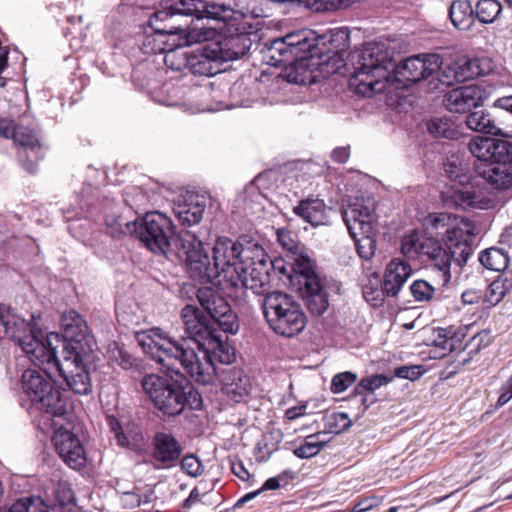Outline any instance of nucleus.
<instances>
[{"label": "nucleus", "mask_w": 512, "mask_h": 512, "mask_svg": "<svg viewBox=\"0 0 512 512\" xmlns=\"http://www.w3.org/2000/svg\"><path fill=\"white\" fill-rule=\"evenodd\" d=\"M181 319L186 336L176 339L154 327L137 333L138 344L167 371L178 372L183 368L195 382L211 384L219 377L215 360L231 364L235 360V349L226 342L224 332L206 322L203 311L198 307L184 306Z\"/></svg>", "instance_id": "nucleus-1"}, {"label": "nucleus", "mask_w": 512, "mask_h": 512, "mask_svg": "<svg viewBox=\"0 0 512 512\" xmlns=\"http://www.w3.org/2000/svg\"><path fill=\"white\" fill-rule=\"evenodd\" d=\"M39 320L40 317L34 314L26 320L12 312L10 307L0 304V323L5 334L18 343L29 360L52 382L51 385L40 373L31 369L22 375L23 391L33 404L39 405L50 416L47 420L54 430L51 442L64 460V369L56 354L61 335L57 332L45 333L39 326Z\"/></svg>", "instance_id": "nucleus-2"}, {"label": "nucleus", "mask_w": 512, "mask_h": 512, "mask_svg": "<svg viewBox=\"0 0 512 512\" xmlns=\"http://www.w3.org/2000/svg\"><path fill=\"white\" fill-rule=\"evenodd\" d=\"M244 14L230 6L202 0H162L160 8L149 18V26L160 35L179 34L188 28L186 18L195 17L215 21V26L204 29L197 27L188 33V42H201L212 39L216 32L220 36L211 42L222 62L233 61L247 54L252 46L249 29L251 25L243 21Z\"/></svg>", "instance_id": "nucleus-3"}, {"label": "nucleus", "mask_w": 512, "mask_h": 512, "mask_svg": "<svg viewBox=\"0 0 512 512\" xmlns=\"http://www.w3.org/2000/svg\"><path fill=\"white\" fill-rule=\"evenodd\" d=\"M394 52L386 43L369 42L359 51L350 54L353 72L349 88L364 97L385 91L388 83L397 82L406 88L429 77L443 85H451L453 78L441 72L442 57L438 54L415 55L396 64Z\"/></svg>", "instance_id": "nucleus-4"}, {"label": "nucleus", "mask_w": 512, "mask_h": 512, "mask_svg": "<svg viewBox=\"0 0 512 512\" xmlns=\"http://www.w3.org/2000/svg\"><path fill=\"white\" fill-rule=\"evenodd\" d=\"M173 371L179 378L147 374L141 380V386L156 409L164 415L174 417L186 407L201 410L203 400L196 387L181 373Z\"/></svg>", "instance_id": "nucleus-5"}, {"label": "nucleus", "mask_w": 512, "mask_h": 512, "mask_svg": "<svg viewBox=\"0 0 512 512\" xmlns=\"http://www.w3.org/2000/svg\"><path fill=\"white\" fill-rule=\"evenodd\" d=\"M465 227L446 231L444 246L437 237H424L420 245V256L427 258L430 266L440 273L442 287L451 281L452 264L462 269L472 255L474 233L469 229V223L463 222Z\"/></svg>", "instance_id": "nucleus-6"}, {"label": "nucleus", "mask_w": 512, "mask_h": 512, "mask_svg": "<svg viewBox=\"0 0 512 512\" xmlns=\"http://www.w3.org/2000/svg\"><path fill=\"white\" fill-rule=\"evenodd\" d=\"M264 317L269 327L283 337H294L301 333L307 323L301 304L291 295L272 291L262 300Z\"/></svg>", "instance_id": "nucleus-7"}, {"label": "nucleus", "mask_w": 512, "mask_h": 512, "mask_svg": "<svg viewBox=\"0 0 512 512\" xmlns=\"http://www.w3.org/2000/svg\"><path fill=\"white\" fill-rule=\"evenodd\" d=\"M125 226L130 235L138 238L154 254L166 256L172 241H175L176 246L179 245L175 225L161 212H148L141 219L126 222Z\"/></svg>", "instance_id": "nucleus-8"}, {"label": "nucleus", "mask_w": 512, "mask_h": 512, "mask_svg": "<svg viewBox=\"0 0 512 512\" xmlns=\"http://www.w3.org/2000/svg\"><path fill=\"white\" fill-rule=\"evenodd\" d=\"M254 243L240 238L234 241L227 237H219L213 247V268L219 282L226 288H231L235 280H239V273H243L244 264L252 258L251 250Z\"/></svg>", "instance_id": "nucleus-9"}, {"label": "nucleus", "mask_w": 512, "mask_h": 512, "mask_svg": "<svg viewBox=\"0 0 512 512\" xmlns=\"http://www.w3.org/2000/svg\"><path fill=\"white\" fill-rule=\"evenodd\" d=\"M319 35L310 29H303L274 39L265 44L264 59L274 67H286L296 57L317 48Z\"/></svg>", "instance_id": "nucleus-10"}, {"label": "nucleus", "mask_w": 512, "mask_h": 512, "mask_svg": "<svg viewBox=\"0 0 512 512\" xmlns=\"http://www.w3.org/2000/svg\"><path fill=\"white\" fill-rule=\"evenodd\" d=\"M179 256L184 258L190 277L202 283H211L217 279L208 252L203 242L190 230H182L177 237Z\"/></svg>", "instance_id": "nucleus-11"}, {"label": "nucleus", "mask_w": 512, "mask_h": 512, "mask_svg": "<svg viewBox=\"0 0 512 512\" xmlns=\"http://www.w3.org/2000/svg\"><path fill=\"white\" fill-rule=\"evenodd\" d=\"M252 258L244 264L243 273H239V280H235L231 286L236 291L252 290L257 295L267 294L270 284V271L277 267L272 263L262 246L258 243L252 245Z\"/></svg>", "instance_id": "nucleus-12"}, {"label": "nucleus", "mask_w": 512, "mask_h": 512, "mask_svg": "<svg viewBox=\"0 0 512 512\" xmlns=\"http://www.w3.org/2000/svg\"><path fill=\"white\" fill-rule=\"evenodd\" d=\"M196 298L202 309L210 316V320L205 317L207 323L213 327L217 325L224 333L238 332V316L219 291L212 287H202L197 290Z\"/></svg>", "instance_id": "nucleus-13"}, {"label": "nucleus", "mask_w": 512, "mask_h": 512, "mask_svg": "<svg viewBox=\"0 0 512 512\" xmlns=\"http://www.w3.org/2000/svg\"><path fill=\"white\" fill-rule=\"evenodd\" d=\"M93 346L94 338L85 318L76 310L66 311V356L89 361L94 355Z\"/></svg>", "instance_id": "nucleus-14"}, {"label": "nucleus", "mask_w": 512, "mask_h": 512, "mask_svg": "<svg viewBox=\"0 0 512 512\" xmlns=\"http://www.w3.org/2000/svg\"><path fill=\"white\" fill-rule=\"evenodd\" d=\"M351 237L359 233H372L375 228V203L373 200H356L342 212Z\"/></svg>", "instance_id": "nucleus-15"}, {"label": "nucleus", "mask_w": 512, "mask_h": 512, "mask_svg": "<svg viewBox=\"0 0 512 512\" xmlns=\"http://www.w3.org/2000/svg\"><path fill=\"white\" fill-rule=\"evenodd\" d=\"M151 464L157 470L170 469L179 462L183 448L170 433L158 432L151 442Z\"/></svg>", "instance_id": "nucleus-16"}, {"label": "nucleus", "mask_w": 512, "mask_h": 512, "mask_svg": "<svg viewBox=\"0 0 512 512\" xmlns=\"http://www.w3.org/2000/svg\"><path fill=\"white\" fill-rule=\"evenodd\" d=\"M477 174L483 178L493 190L506 191L512 188V157L504 154L501 159L476 166Z\"/></svg>", "instance_id": "nucleus-17"}, {"label": "nucleus", "mask_w": 512, "mask_h": 512, "mask_svg": "<svg viewBox=\"0 0 512 512\" xmlns=\"http://www.w3.org/2000/svg\"><path fill=\"white\" fill-rule=\"evenodd\" d=\"M95 356L90 355L89 361H84L82 357L66 356V386L74 393L87 395L91 392L92 383L90 379V370L93 366Z\"/></svg>", "instance_id": "nucleus-18"}, {"label": "nucleus", "mask_w": 512, "mask_h": 512, "mask_svg": "<svg viewBox=\"0 0 512 512\" xmlns=\"http://www.w3.org/2000/svg\"><path fill=\"white\" fill-rule=\"evenodd\" d=\"M222 63L210 42L189 52L188 73L198 76H214L222 71Z\"/></svg>", "instance_id": "nucleus-19"}, {"label": "nucleus", "mask_w": 512, "mask_h": 512, "mask_svg": "<svg viewBox=\"0 0 512 512\" xmlns=\"http://www.w3.org/2000/svg\"><path fill=\"white\" fill-rule=\"evenodd\" d=\"M471 154L481 163H488L494 159H501L504 154L512 157V141L504 139L476 136L468 144Z\"/></svg>", "instance_id": "nucleus-20"}, {"label": "nucleus", "mask_w": 512, "mask_h": 512, "mask_svg": "<svg viewBox=\"0 0 512 512\" xmlns=\"http://www.w3.org/2000/svg\"><path fill=\"white\" fill-rule=\"evenodd\" d=\"M444 106L455 113H464L482 103V91L474 85H465L450 90L444 96Z\"/></svg>", "instance_id": "nucleus-21"}, {"label": "nucleus", "mask_w": 512, "mask_h": 512, "mask_svg": "<svg viewBox=\"0 0 512 512\" xmlns=\"http://www.w3.org/2000/svg\"><path fill=\"white\" fill-rule=\"evenodd\" d=\"M205 209V196L188 193L183 199H179L175 202L173 212L182 225L192 226L201 221Z\"/></svg>", "instance_id": "nucleus-22"}, {"label": "nucleus", "mask_w": 512, "mask_h": 512, "mask_svg": "<svg viewBox=\"0 0 512 512\" xmlns=\"http://www.w3.org/2000/svg\"><path fill=\"white\" fill-rule=\"evenodd\" d=\"M66 422V465L76 471H82L87 465V456L84 448L86 434L81 426L73 425L68 430Z\"/></svg>", "instance_id": "nucleus-23"}, {"label": "nucleus", "mask_w": 512, "mask_h": 512, "mask_svg": "<svg viewBox=\"0 0 512 512\" xmlns=\"http://www.w3.org/2000/svg\"><path fill=\"white\" fill-rule=\"evenodd\" d=\"M55 503L47 505L41 497L27 496L13 503L7 512H64V492L61 484L53 490Z\"/></svg>", "instance_id": "nucleus-24"}, {"label": "nucleus", "mask_w": 512, "mask_h": 512, "mask_svg": "<svg viewBox=\"0 0 512 512\" xmlns=\"http://www.w3.org/2000/svg\"><path fill=\"white\" fill-rule=\"evenodd\" d=\"M327 42H331V39L327 40L326 36H319L317 48L308 52L312 53L315 71H318L323 77L337 73L343 66V61L337 50L324 49Z\"/></svg>", "instance_id": "nucleus-25"}, {"label": "nucleus", "mask_w": 512, "mask_h": 512, "mask_svg": "<svg viewBox=\"0 0 512 512\" xmlns=\"http://www.w3.org/2000/svg\"><path fill=\"white\" fill-rule=\"evenodd\" d=\"M412 274L411 266L402 259L395 258L386 266L383 289L388 297H396Z\"/></svg>", "instance_id": "nucleus-26"}, {"label": "nucleus", "mask_w": 512, "mask_h": 512, "mask_svg": "<svg viewBox=\"0 0 512 512\" xmlns=\"http://www.w3.org/2000/svg\"><path fill=\"white\" fill-rule=\"evenodd\" d=\"M466 126L476 132L491 134L495 136L508 137L507 133H504L501 125L503 121L500 120V115L481 110H475L468 113L465 119Z\"/></svg>", "instance_id": "nucleus-27"}, {"label": "nucleus", "mask_w": 512, "mask_h": 512, "mask_svg": "<svg viewBox=\"0 0 512 512\" xmlns=\"http://www.w3.org/2000/svg\"><path fill=\"white\" fill-rule=\"evenodd\" d=\"M328 208L325 202L319 198H307L294 207L293 212L310 223L312 226L326 225L329 223Z\"/></svg>", "instance_id": "nucleus-28"}, {"label": "nucleus", "mask_w": 512, "mask_h": 512, "mask_svg": "<svg viewBox=\"0 0 512 512\" xmlns=\"http://www.w3.org/2000/svg\"><path fill=\"white\" fill-rule=\"evenodd\" d=\"M312 53L301 54L285 67L284 78L293 84L306 85L315 71Z\"/></svg>", "instance_id": "nucleus-29"}, {"label": "nucleus", "mask_w": 512, "mask_h": 512, "mask_svg": "<svg viewBox=\"0 0 512 512\" xmlns=\"http://www.w3.org/2000/svg\"><path fill=\"white\" fill-rule=\"evenodd\" d=\"M307 296V308L311 314L320 316L329 307L328 294L319 277H312L303 287Z\"/></svg>", "instance_id": "nucleus-30"}, {"label": "nucleus", "mask_w": 512, "mask_h": 512, "mask_svg": "<svg viewBox=\"0 0 512 512\" xmlns=\"http://www.w3.org/2000/svg\"><path fill=\"white\" fill-rule=\"evenodd\" d=\"M449 18L453 26L459 30H469L475 22V12L468 0H455L449 9Z\"/></svg>", "instance_id": "nucleus-31"}, {"label": "nucleus", "mask_w": 512, "mask_h": 512, "mask_svg": "<svg viewBox=\"0 0 512 512\" xmlns=\"http://www.w3.org/2000/svg\"><path fill=\"white\" fill-rule=\"evenodd\" d=\"M479 261L485 268L500 272L509 266L510 258L504 249L491 247L480 253Z\"/></svg>", "instance_id": "nucleus-32"}, {"label": "nucleus", "mask_w": 512, "mask_h": 512, "mask_svg": "<svg viewBox=\"0 0 512 512\" xmlns=\"http://www.w3.org/2000/svg\"><path fill=\"white\" fill-rule=\"evenodd\" d=\"M292 270L299 274L301 279L299 283L305 287V284L312 277H319L314 270V263L310 259V257L304 254V249H301V252L295 253L292 255Z\"/></svg>", "instance_id": "nucleus-33"}, {"label": "nucleus", "mask_w": 512, "mask_h": 512, "mask_svg": "<svg viewBox=\"0 0 512 512\" xmlns=\"http://www.w3.org/2000/svg\"><path fill=\"white\" fill-rule=\"evenodd\" d=\"M450 219V215L444 212L429 214L423 221L426 237H436L442 233L446 235V231L453 230L455 227H449Z\"/></svg>", "instance_id": "nucleus-34"}, {"label": "nucleus", "mask_w": 512, "mask_h": 512, "mask_svg": "<svg viewBox=\"0 0 512 512\" xmlns=\"http://www.w3.org/2000/svg\"><path fill=\"white\" fill-rule=\"evenodd\" d=\"M443 169L445 175L450 180L456 181L461 185L467 184L470 181L467 165L461 161L459 156L451 155L448 157L443 164Z\"/></svg>", "instance_id": "nucleus-35"}, {"label": "nucleus", "mask_w": 512, "mask_h": 512, "mask_svg": "<svg viewBox=\"0 0 512 512\" xmlns=\"http://www.w3.org/2000/svg\"><path fill=\"white\" fill-rule=\"evenodd\" d=\"M501 11L502 5L497 0H479L474 10L475 18L483 24L494 22Z\"/></svg>", "instance_id": "nucleus-36"}, {"label": "nucleus", "mask_w": 512, "mask_h": 512, "mask_svg": "<svg viewBox=\"0 0 512 512\" xmlns=\"http://www.w3.org/2000/svg\"><path fill=\"white\" fill-rule=\"evenodd\" d=\"M429 133L435 138L454 139L457 131L453 122L445 117H435L427 122Z\"/></svg>", "instance_id": "nucleus-37"}, {"label": "nucleus", "mask_w": 512, "mask_h": 512, "mask_svg": "<svg viewBox=\"0 0 512 512\" xmlns=\"http://www.w3.org/2000/svg\"><path fill=\"white\" fill-rule=\"evenodd\" d=\"M355 236L356 237L352 238L355 242L358 255L364 260H370L375 255L377 248L375 228L372 233H359Z\"/></svg>", "instance_id": "nucleus-38"}, {"label": "nucleus", "mask_w": 512, "mask_h": 512, "mask_svg": "<svg viewBox=\"0 0 512 512\" xmlns=\"http://www.w3.org/2000/svg\"><path fill=\"white\" fill-rule=\"evenodd\" d=\"M393 377L384 374H375L369 377L362 378L355 387L351 399L357 398V395H363L366 392L374 394V391L383 385L391 382Z\"/></svg>", "instance_id": "nucleus-39"}, {"label": "nucleus", "mask_w": 512, "mask_h": 512, "mask_svg": "<svg viewBox=\"0 0 512 512\" xmlns=\"http://www.w3.org/2000/svg\"><path fill=\"white\" fill-rule=\"evenodd\" d=\"M13 140L19 143L21 148L29 147L31 152L34 154V159L38 157L36 152L37 149H39V146H42V144L40 143L39 137L35 130L18 125Z\"/></svg>", "instance_id": "nucleus-40"}, {"label": "nucleus", "mask_w": 512, "mask_h": 512, "mask_svg": "<svg viewBox=\"0 0 512 512\" xmlns=\"http://www.w3.org/2000/svg\"><path fill=\"white\" fill-rule=\"evenodd\" d=\"M326 442L319 440V434H311L305 438V442L293 450L296 457L300 459H309L316 456Z\"/></svg>", "instance_id": "nucleus-41"}, {"label": "nucleus", "mask_w": 512, "mask_h": 512, "mask_svg": "<svg viewBox=\"0 0 512 512\" xmlns=\"http://www.w3.org/2000/svg\"><path fill=\"white\" fill-rule=\"evenodd\" d=\"M351 426L352 421L345 412H333L325 417V428L331 433H342L347 431Z\"/></svg>", "instance_id": "nucleus-42"}, {"label": "nucleus", "mask_w": 512, "mask_h": 512, "mask_svg": "<svg viewBox=\"0 0 512 512\" xmlns=\"http://www.w3.org/2000/svg\"><path fill=\"white\" fill-rule=\"evenodd\" d=\"M410 291L417 302L431 301L436 294V288L423 279L415 280L410 286Z\"/></svg>", "instance_id": "nucleus-43"}, {"label": "nucleus", "mask_w": 512, "mask_h": 512, "mask_svg": "<svg viewBox=\"0 0 512 512\" xmlns=\"http://www.w3.org/2000/svg\"><path fill=\"white\" fill-rule=\"evenodd\" d=\"M277 241L279 245L291 255L301 252L304 246L297 240V236L285 228H279L276 231Z\"/></svg>", "instance_id": "nucleus-44"}, {"label": "nucleus", "mask_w": 512, "mask_h": 512, "mask_svg": "<svg viewBox=\"0 0 512 512\" xmlns=\"http://www.w3.org/2000/svg\"><path fill=\"white\" fill-rule=\"evenodd\" d=\"M188 54L181 50L169 51L164 57L166 66L172 70L188 72Z\"/></svg>", "instance_id": "nucleus-45"}, {"label": "nucleus", "mask_w": 512, "mask_h": 512, "mask_svg": "<svg viewBox=\"0 0 512 512\" xmlns=\"http://www.w3.org/2000/svg\"><path fill=\"white\" fill-rule=\"evenodd\" d=\"M126 222L129 221L116 213L107 214L105 216V226L107 233L112 237H119L124 234H129V231L125 226Z\"/></svg>", "instance_id": "nucleus-46"}, {"label": "nucleus", "mask_w": 512, "mask_h": 512, "mask_svg": "<svg viewBox=\"0 0 512 512\" xmlns=\"http://www.w3.org/2000/svg\"><path fill=\"white\" fill-rule=\"evenodd\" d=\"M357 380V374L351 371H345L333 376L331 381V391L334 394L342 393Z\"/></svg>", "instance_id": "nucleus-47"}, {"label": "nucleus", "mask_w": 512, "mask_h": 512, "mask_svg": "<svg viewBox=\"0 0 512 512\" xmlns=\"http://www.w3.org/2000/svg\"><path fill=\"white\" fill-rule=\"evenodd\" d=\"M36 154L38 155V157L34 159V154L31 152V149L29 147L21 148L19 151V158L22 163V166L29 173L36 172L38 161L44 157V151L42 146H39V149H37Z\"/></svg>", "instance_id": "nucleus-48"}, {"label": "nucleus", "mask_w": 512, "mask_h": 512, "mask_svg": "<svg viewBox=\"0 0 512 512\" xmlns=\"http://www.w3.org/2000/svg\"><path fill=\"white\" fill-rule=\"evenodd\" d=\"M225 373V377L222 381L226 386L231 387V390L236 392L237 390H245L243 385L247 381L246 377L243 378V372L237 368H231L227 371H223Z\"/></svg>", "instance_id": "nucleus-49"}, {"label": "nucleus", "mask_w": 512, "mask_h": 512, "mask_svg": "<svg viewBox=\"0 0 512 512\" xmlns=\"http://www.w3.org/2000/svg\"><path fill=\"white\" fill-rule=\"evenodd\" d=\"M422 244V239H420L416 234L408 235L403 238L401 243V252L403 255L413 258L415 256H420V245Z\"/></svg>", "instance_id": "nucleus-50"}, {"label": "nucleus", "mask_w": 512, "mask_h": 512, "mask_svg": "<svg viewBox=\"0 0 512 512\" xmlns=\"http://www.w3.org/2000/svg\"><path fill=\"white\" fill-rule=\"evenodd\" d=\"M181 468L189 476L198 477L203 471L202 462L194 455H186L181 460Z\"/></svg>", "instance_id": "nucleus-51"}, {"label": "nucleus", "mask_w": 512, "mask_h": 512, "mask_svg": "<svg viewBox=\"0 0 512 512\" xmlns=\"http://www.w3.org/2000/svg\"><path fill=\"white\" fill-rule=\"evenodd\" d=\"M293 477L294 473L292 471L284 470L279 475L267 479L259 490L262 492L266 490L279 489L282 486V482L286 485L290 479H293Z\"/></svg>", "instance_id": "nucleus-52"}, {"label": "nucleus", "mask_w": 512, "mask_h": 512, "mask_svg": "<svg viewBox=\"0 0 512 512\" xmlns=\"http://www.w3.org/2000/svg\"><path fill=\"white\" fill-rule=\"evenodd\" d=\"M362 294L364 299L374 307L381 306L384 301V295H386L383 286L379 289L372 285H365Z\"/></svg>", "instance_id": "nucleus-53"}, {"label": "nucleus", "mask_w": 512, "mask_h": 512, "mask_svg": "<svg viewBox=\"0 0 512 512\" xmlns=\"http://www.w3.org/2000/svg\"><path fill=\"white\" fill-rule=\"evenodd\" d=\"M505 295V288L503 289L502 286H499V282L494 280L486 289L484 301L489 306H495L503 299Z\"/></svg>", "instance_id": "nucleus-54"}, {"label": "nucleus", "mask_w": 512, "mask_h": 512, "mask_svg": "<svg viewBox=\"0 0 512 512\" xmlns=\"http://www.w3.org/2000/svg\"><path fill=\"white\" fill-rule=\"evenodd\" d=\"M423 374V370L421 366L411 365V366H400L395 368L393 378L398 377L402 379H408L414 381L418 379Z\"/></svg>", "instance_id": "nucleus-55"}, {"label": "nucleus", "mask_w": 512, "mask_h": 512, "mask_svg": "<svg viewBox=\"0 0 512 512\" xmlns=\"http://www.w3.org/2000/svg\"><path fill=\"white\" fill-rule=\"evenodd\" d=\"M108 421H109V426H110L111 431L115 434L117 443L122 447H128L129 440H128L127 436L125 435L119 421L113 416H109Z\"/></svg>", "instance_id": "nucleus-56"}, {"label": "nucleus", "mask_w": 512, "mask_h": 512, "mask_svg": "<svg viewBox=\"0 0 512 512\" xmlns=\"http://www.w3.org/2000/svg\"><path fill=\"white\" fill-rule=\"evenodd\" d=\"M493 108L496 115H500V119L504 113H509L512 116V95L503 96L495 100Z\"/></svg>", "instance_id": "nucleus-57"}, {"label": "nucleus", "mask_w": 512, "mask_h": 512, "mask_svg": "<svg viewBox=\"0 0 512 512\" xmlns=\"http://www.w3.org/2000/svg\"><path fill=\"white\" fill-rule=\"evenodd\" d=\"M17 128L18 125L15 124L14 120L9 118H0V137L13 139Z\"/></svg>", "instance_id": "nucleus-58"}, {"label": "nucleus", "mask_w": 512, "mask_h": 512, "mask_svg": "<svg viewBox=\"0 0 512 512\" xmlns=\"http://www.w3.org/2000/svg\"><path fill=\"white\" fill-rule=\"evenodd\" d=\"M114 359L124 369H129L134 365L135 359L122 348H117V355L114 353Z\"/></svg>", "instance_id": "nucleus-59"}, {"label": "nucleus", "mask_w": 512, "mask_h": 512, "mask_svg": "<svg viewBox=\"0 0 512 512\" xmlns=\"http://www.w3.org/2000/svg\"><path fill=\"white\" fill-rule=\"evenodd\" d=\"M488 338V333L481 332L471 338L470 342L467 345L473 346L470 350L469 354L477 353L482 347H486L488 345V341L485 339Z\"/></svg>", "instance_id": "nucleus-60"}, {"label": "nucleus", "mask_w": 512, "mask_h": 512, "mask_svg": "<svg viewBox=\"0 0 512 512\" xmlns=\"http://www.w3.org/2000/svg\"><path fill=\"white\" fill-rule=\"evenodd\" d=\"M231 470L234 475H236L239 479L243 481L248 480L251 476L241 460L237 462H232Z\"/></svg>", "instance_id": "nucleus-61"}, {"label": "nucleus", "mask_w": 512, "mask_h": 512, "mask_svg": "<svg viewBox=\"0 0 512 512\" xmlns=\"http://www.w3.org/2000/svg\"><path fill=\"white\" fill-rule=\"evenodd\" d=\"M379 500L377 497H367L359 502H357L355 505L359 508L361 512H366L368 510H371L372 508L378 506Z\"/></svg>", "instance_id": "nucleus-62"}, {"label": "nucleus", "mask_w": 512, "mask_h": 512, "mask_svg": "<svg viewBox=\"0 0 512 512\" xmlns=\"http://www.w3.org/2000/svg\"><path fill=\"white\" fill-rule=\"evenodd\" d=\"M359 396L361 397L360 402H361V406H362V408H361V415H362L377 401V398L373 393L370 394L369 392H366L363 395H359Z\"/></svg>", "instance_id": "nucleus-63"}, {"label": "nucleus", "mask_w": 512, "mask_h": 512, "mask_svg": "<svg viewBox=\"0 0 512 512\" xmlns=\"http://www.w3.org/2000/svg\"><path fill=\"white\" fill-rule=\"evenodd\" d=\"M349 158V149L347 147L335 148L332 152V159L338 163H345Z\"/></svg>", "instance_id": "nucleus-64"}]
</instances>
